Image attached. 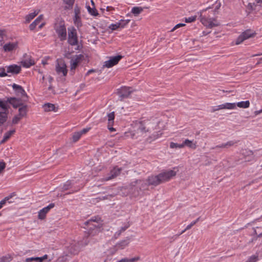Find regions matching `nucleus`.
Instances as JSON below:
<instances>
[{"label": "nucleus", "mask_w": 262, "mask_h": 262, "mask_svg": "<svg viewBox=\"0 0 262 262\" xmlns=\"http://www.w3.org/2000/svg\"><path fill=\"white\" fill-rule=\"evenodd\" d=\"M54 29L60 41H63L67 39V30L63 20L60 19L57 20L54 25Z\"/></svg>", "instance_id": "f257e3e1"}, {"label": "nucleus", "mask_w": 262, "mask_h": 262, "mask_svg": "<svg viewBox=\"0 0 262 262\" xmlns=\"http://www.w3.org/2000/svg\"><path fill=\"white\" fill-rule=\"evenodd\" d=\"M136 183L137 186L132 187V190H134V191L133 192V194L135 196L141 195L144 192V191L148 189V187L149 186L148 183L144 180H137Z\"/></svg>", "instance_id": "f03ea898"}, {"label": "nucleus", "mask_w": 262, "mask_h": 262, "mask_svg": "<svg viewBox=\"0 0 262 262\" xmlns=\"http://www.w3.org/2000/svg\"><path fill=\"white\" fill-rule=\"evenodd\" d=\"M75 184V182L74 180H68L65 183L63 184L62 187H61L60 189L62 192H64L68 190L72 189L71 192L67 193L66 194H69L73 193L75 192H77L79 191L83 186H79L77 187H74Z\"/></svg>", "instance_id": "7ed1b4c3"}, {"label": "nucleus", "mask_w": 262, "mask_h": 262, "mask_svg": "<svg viewBox=\"0 0 262 262\" xmlns=\"http://www.w3.org/2000/svg\"><path fill=\"white\" fill-rule=\"evenodd\" d=\"M68 30V42L71 46H75L78 44V36L77 31L74 27H69Z\"/></svg>", "instance_id": "20e7f679"}, {"label": "nucleus", "mask_w": 262, "mask_h": 262, "mask_svg": "<svg viewBox=\"0 0 262 262\" xmlns=\"http://www.w3.org/2000/svg\"><path fill=\"white\" fill-rule=\"evenodd\" d=\"M176 168L174 167L173 168V169L163 171L159 174L160 179L161 180V183L168 181L171 178L176 176L177 172L174 170Z\"/></svg>", "instance_id": "39448f33"}, {"label": "nucleus", "mask_w": 262, "mask_h": 262, "mask_svg": "<svg viewBox=\"0 0 262 262\" xmlns=\"http://www.w3.org/2000/svg\"><path fill=\"white\" fill-rule=\"evenodd\" d=\"M256 33L254 31L250 29H247L238 36L236 40L235 43L236 45H239L244 40L254 37Z\"/></svg>", "instance_id": "423d86ee"}, {"label": "nucleus", "mask_w": 262, "mask_h": 262, "mask_svg": "<svg viewBox=\"0 0 262 262\" xmlns=\"http://www.w3.org/2000/svg\"><path fill=\"white\" fill-rule=\"evenodd\" d=\"M102 226L100 224L88 226V236L90 237L98 235L101 231Z\"/></svg>", "instance_id": "0eeeda50"}, {"label": "nucleus", "mask_w": 262, "mask_h": 262, "mask_svg": "<svg viewBox=\"0 0 262 262\" xmlns=\"http://www.w3.org/2000/svg\"><path fill=\"white\" fill-rule=\"evenodd\" d=\"M200 21L204 26L208 28H212L219 25V24L216 23L215 18H209L205 16H201Z\"/></svg>", "instance_id": "6e6552de"}, {"label": "nucleus", "mask_w": 262, "mask_h": 262, "mask_svg": "<svg viewBox=\"0 0 262 262\" xmlns=\"http://www.w3.org/2000/svg\"><path fill=\"white\" fill-rule=\"evenodd\" d=\"M133 92L132 88L124 86L118 90L117 93L120 98V100H122L125 98H128Z\"/></svg>", "instance_id": "1a4fd4ad"}, {"label": "nucleus", "mask_w": 262, "mask_h": 262, "mask_svg": "<svg viewBox=\"0 0 262 262\" xmlns=\"http://www.w3.org/2000/svg\"><path fill=\"white\" fill-rule=\"evenodd\" d=\"M57 63L56 66V72L58 74L62 73L63 76H66L68 72L66 64L62 60L59 61L57 59Z\"/></svg>", "instance_id": "9d476101"}, {"label": "nucleus", "mask_w": 262, "mask_h": 262, "mask_svg": "<svg viewBox=\"0 0 262 262\" xmlns=\"http://www.w3.org/2000/svg\"><path fill=\"white\" fill-rule=\"evenodd\" d=\"M12 88L15 91L16 95L20 96L23 99H24V100H27L28 99L27 94L21 86L14 83L12 85Z\"/></svg>", "instance_id": "9b49d317"}, {"label": "nucleus", "mask_w": 262, "mask_h": 262, "mask_svg": "<svg viewBox=\"0 0 262 262\" xmlns=\"http://www.w3.org/2000/svg\"><path fill=\"white\" fill-rule=\"evenodd\" d=\"M89 238V237L87 236L86 237L83 238V240L81 241L80 242H78L77 244L75 245L74 250H71V253L74 254H77L82 247H84L88 245V244L89 243L90 240Z\"/></svg>", "instance_id": "f8f14e48"}, {"label": "nucleus", "mask_w": 262, "mask_h": 262, "mask_svg": "<svg viewBox=\"0 0 262 262\" xmlns=\"http://www.w3.org/2000/svg\"><path fill=\"white\" fill-rule=\"evenodd\" d=\"M122 58V56L121 55L111 57L108 60L105 61L103 67L108 68H111L117 64Z\"/></svg>", "instance_id": "ddd939ff"}, {"label": "nucleus", "mask_w": 262, "mask_h": 262, "mask_svg": "<svg viewBox=\"0 0 262 262\" xmlns=\"http://www.w3.org/2000/svg\"><path fill=\"white\" fill-rule=\"evenodd\" d=\"M55 206L54 203H50L48 206L41 209L38 214V218L40 220H43L46 218L47 213Z\"/></svg>", "instance_id": "4468645a"}, {"label": "nucleus", "mask_w": 262, "mask_h": 262, "mask_svg": "<svg viewBox=\"0 0 262 262\" xmlns=\"http://www.w3.org/2000/svg\"><path fill=\"white\" fill-rule=\"evenodd\" d=\"M148 185L155 186H158L161 184V180L160 179L159 174L156 176H151L149 177L147 180Z\"/></svg>", "instance_id": "2eb2a0df"}, {"label": "nucleus", "mask_w": 262, "mask_h": 262, "mask_svg": "<svg viewBox=\"0 0 262 262\" xmlns=\"http://www.w3.org/2000/svg\"><path fill=\"white\" fill-rule=\"evenodd\" d=\"M122 170V168H119L117 166L115 167L112 170H111L109 173V176L105 179V181H108L116 178L117 176L120 174Z\"/></svg>", "instance_id": "dca6fc26"}, {"label": "nucleus", "mask_w": 262, "mask_h": 262, "mask_svg": "<svg viewBox=\"0 0 262 262\" xmlns=\"http://www.w3.org/2000/svg\"><path fill=\"white\" fill-rule=\"evenodd\" d=\"M6 68L7 73L12 74H17L19 73L21 71V67L16 64H12L6 67Z\"/></svg>", "instance_id": "f3484780"}, {"label": "nucleus", "mask_w": 262, "mask_h": 262, "mask_svg": "<svg viewBox=\"0 0 262 262\" xmlns=\"http://www.w3.org/2000/svg\"><path fill=\"white\" fill-rule=\"evenodd\" d=\"M86 226H92V225H98L100 224L102 226V221L101 218L98 216H95L92 217L89 220L86 221L84 223Z\"/></svg>", "instance_id": "a211bd4d"}, {"label": "nucleus", "mask_w": 262, "mask_h": 262, "mask_svg": "<svg viewBox=\"0 0 262 262\" xmlns=\"http://www.w3.org/2000/svg\"><path fill=\"white\" fill-rule=\"evenodd\" d=\"M7 102L11 104L14 108H17L19 106L23 105V103L19 99L15 97L8 98Z\"/></svg>", "instance_id": "6ab92c4d"}, {"label": "nucleus", "mask_w": 262, "mask_h": 262, "mask_svg": "<svg viewBox=\"0 0 262 262\" xmlns=\"http://www.w3.org/2000/svg\"><path fill=\"white\" fill-rule=\"evenodd\" d=\"M242 155L245 159L246 161H250L253 159V152L249 149H244L242 150Z\"/></svg>", "instance_id": "aec40b11"}, {"label": "nucleus", "mask_w": 262, "mask_h": 262, "mask_svg": "<svg viewBox=\"0 0 262 262\" xmlns=\"http://www.w3.org/2000/svg\"><path fill=\"white\" fill-rule=\"evenodd\" d=\"M23 67L28 68L35 64V62L31 57H27L21 61Z\"/></svg>", "instance_id": "412c9836"}, {"label": "nucleus", "mask_w": 262, "mask_h": 262, "mask_svg": "<svg viewBox=\"0 0 262 262\" xmlns=\"http://www.w3.org/2000/svg\"><path fill=\"white\" fill-rule=\"evenodd\" d=\"M237 141H229L226 143H222L220 145H218L215 146L214 147H212V149H217L219 148H228L231 146H233L234 144H236Z\"/></svg>", "instance_id": "4be33fe9"}, {"label": "nucleus", "mask_w": 262, "mask_h": 262, "mask_svg": "<svg viewBox=\"0 0 262 262\" xmlns=\"http://www.w3.org/2000/svg\"><path fill=\"white\" fill-rule=\"evenodd\" d=\"M74 21L75 24L78 27L82 26V24L81 22V18L79 16L80 11L78 9H75L74 10Z\"/></svg>", "instance_id": "5701e85b"}, {"label": "nucleus", "mask_w": 262, "mask_h": 262, "mask_svg": "<svg viewBox=\"0 0 262 262\" xmlns=\"http://www.w3.org/2000/svg\"><path fill=\"white\" fill-rule=\"evenodd\" d=\"M17 43L9 42L3 46V49L5 52H11L17 47Z\"/></svg>", "instance_id": "b1692460"}, {"label": "nucleus", "mask_w": 262, "mask_h": 262, "mask_svg": "<svg viewBox=\"0 0 262 262\" xmlns=\"http://www.w3.org/2000/svg\"><path fill=\"white\" fill-rule=\"evenodd\" d=\"M130 238L129 237H126V239L121 241L119 243H117L116 245V247L117 249H124L126 246H127L129 243Z\"/></svg>", "instance_id": "393cba45"}, {"label": "nucleus", "mask_w": 262, "mask_h": 262, "mask_svg": "<svg viewBox=\"0 0 262 262\" xmlns=\"http://www.w3.org/2000/svg\"><path fill=\"white\" fill-rule=\"evenodd\" d=\"M42 107L45 112H56V107L53 104L47 103L45 104Z\"/></svg>", "instance_id": "a878e982"}, {"label": "nucleus", "mask_w": 262, "mask_h": 262, "mask_svg": "<svg viewBox=\"0 0 262 262\" xmlns=\"http://www.w3.org/2000/svg\"><path fill=\"white\" fill-rule=\"evenodd\" d=\"M236 107L235 103H226L225 104L219 105V108L223 109H234Z\"/></svg>", "instance_id": "bb28decb"}, {"label": "nucleus", "mask_w": 262, "mask_h": 262, "mask_svg": "<svg viewBox=\"0 0 262 262\" xmlns=\"http://www.w3.org/2000/svg\"><path fill=\"white\" fill-rule=\"evenodd\" d=\"M42 19V16L40 15L33 22H32L29 26L30 30H34L36 26L39 24Z\"/></svg>", "instance_id": "cd10ccee"}, {"label": "nucleus", "mask_w": 262, "mask_h": 262, "mask_svg": "<svg viewBox=\"0 0 262 262\" xmlns=\"http://www.w3.org/2000/svg\"><path fill=\"white\" fill-rule=\"evenodd\" d=\"M8 118V113L6 112H0V126L6 122Z\"/></svg>", "instance_id": "c85d7f7f"}, {"label": "nucleus", "mask_w": 262, "mask_h": 262, "mask_svg": "<svg viewBox=\"0 0 262 262\" xmlns=\"http://www.w3.org/2000/svg\"><path fill=\"white\" fill-rule=\"evenodd\" d=\"M18 111L19 116L21 117L25 116L27 114V106L23 104V105L20 106V107L19 108Z\"/></svg>", "instance_id": "c756f323"}, {"label": "nucleus", "mask_w": 262, "mask_h": 262, "mask_svg": "<svg viewBox=\"0 0 262 262\" xmlns=\"http://www.w3.org/2000/svg\"><path fill=\"white\" fill-rule=\"evenodd\" d=\"M240 108H248L250 106V102L248 100L245 101H241L236 103V106Z\"/></svg>", "instance_id": "7c9ffc66"}, {"label": "nucleus", "mask_w": 262, "mask_h": 262, "mask_svg": "<svg viewBox=\"0 0 262 262\" xmlns=\"http://www.w3.org/2000/svg\"><path fill=\"white\" fill-rule=\"evenodd\" d=\"M183 144L184 145V147L185 146H187L191 148L195 149L196 147L195 144L193 143L192 142L188 139H186L183 142Z\"/></svg>", "instance_id": "2f4dec72"}, {"label": "nucleus", "mask_w": 262, "mask_h": 262, "mask_svg": "<svg viewBox=\"0 0 262 262\" xmlns=\"http://www.w3.org/2000/svg\"><path fill=\"white\" fill-rule=\"evenodd\" d=\"M108 126L112 125L114 123V120L115 118V113L114 112H111L107 114Z\"/></svg>", "instance_id": "473e14b6"}, {"label": "nucleus", "mask_w": 262, "mask_h": 262, "mask_svg": "<svg viewBox=\"0 0 262 262\" xmlns=\"http://www.w3.org/2000/svg\"><path fill=\"white\" fill-rule=\"evenodd\" d=\"M143 9L142 7H134L132 9V13L135 15H138L143 11Z\"/></svg>", "instance_id": "72a5a7b5"}, {"label": "nucleus", "mask_w": 262, "mask_h": 262, "mask_svg": "<svg viewBox=\"0 0 262 262\" xmlns=\"http://www.w3.org/2000/svg\"><path fill=\"white\" fill-rule=\"evenodd\" d=\"M38 14V12H33L30 13L26 16V23H29L32 19H33Z\"/></svg>", "instance_id": "f704fd0d"}, {"label": "nucleus", "mask_w": 262, "mask_h": 262, "mask_svg": "<svg viewBox=\"0 0 262 262\" xmlns=\"http://www.w3.org/2000/svg\"><path fill=\"white\" fill-rule=\"evenodd\" d=\"M138 130L142 133L148 132V129H146V127L142 122H140L138 127Z\"/></svg>", "instance_id": "c9c22d12"}, {"label": "nucleus", "mask_w": 262, "mask_h": 262, "mask_svg": "<svg viewBox=\"0 0 262 262\" xmlns=\"http://www.w3.org/2000/svg\"><path fill=\"white\" fill-rule=\"evenodd\" d=\"M78 61H77L76 60H74V58L71 59L70 61V69L71 71H74L76 67L78 66Z\"/></svg>", "instance_id": "e433bc0d"}, {"label": "nucleus", "mask_w": 262, "mask_h": 262, "mask_svg": "<svg viewBox=\"0 0 262 262\" xmlns=\"http://www.w3.org/2000/svg\"><path fill=\"white\" fill-rule=\"evenodd\" d=\"M140 259L139 256L135 257L132 258H124L120 260V262H135Z\"/></svg>", "instance_id": "4c0bfd02"}, {"label": "nucleus", "mask_w": 262, "mask_h": 262, "mask_svg": "<svg viewBox=\"0 0 262 262\" xmlns=\"http://www.w3.org/2000/svg\"><path fill=\"white\" fill-rule=\"evenodd\" d=\"M26 262H31V261H35V262H41V259L39 257H29L27 258L25 260Z\"/></svg>", "instance_id": "58836bf2"}, {"label": "nucleus", "mask_w": 262, "mask_h": 262, "mask_svg": "<svg viewBox=\"0 0 262 262\" xmlns=\"http://www.w3.org/2000/svg\"><path fill=\"white\" fill-rule=\"evenodd\" d=\"M169 146L171 148H182L184 147V145L183 144V143L182 144H178L174 142H170Z\"/></svg>", "instance_id": "ea45409f"}, {"label": "nucleus", "mask_w": 262, "mask_h": 262, "mask_svg": "<svg viewBox=\"0 0 262 262\" xmlns=\"http://www.w3.org/2000/svg\"><path fill=\"white\" fill-rule=\"evenodd\" d=\"M81 136V135L79 132L74 133L72 136L73 141L74 142H77L80 138Z\"/></svg>", "instance_id": "a19ab883"}, {"label": "nucleus", "mask_w": 262, "mask_h": 262, "mask_svg": "<svg viewBox=\"0 0 262 262\" xmlns=\"http://www.w3.org/2000/svg\"><path fill=\"white\" fill-rule=\"evenodd\" d=\"M129 21H130L129 19H126V20L121 19V20H120L118 22L120 28H124L126 25H127L128 24Z\"/></svg>", "instance_id": "79ce46f5"}, {"label": "nucleus", "mask_w": 262, "mask_h": 262, "mask_svg": "<svg viewBox=\"0 0 262 262\" xmlns=\"http://www.w3.org/2000/svg\"><path fill=\"white\" fill-rule=\"evenodd\" d=\"M253 229H254V234L256 235L257 236H256V237H254L253 238H252L250 242H253L254 241L256 240L257 237H262V231L259 232V233H258L257 229H256L255 228H253Z\"/></svg>", "instance_id": "37998d69"}, {"label": "nucleus", "mask_w": 262, "mask_h": 262, "mask_svg": "<svg viewBox=\"0 0 262 262\" xmlns=\"http://www.w3.org/2000/svg\"><path fill=\"white\" fill-rule=\"evenodd\" d=\"M7 101L6 102L0 100V107L4 111L7 112L8 108L7 106Z\"/></svg>", "instance_id": "c03bdc74"}, {"label": "nucleus", "mask_w": 262, "mask_h": 262, "mask_svg": "<svg viewBox=\"0 0 262 262\" xmlns=\"http://www.w3.org/2000/svg\"><path fill=\"white\" fill-rule=\"evenodd\" d=\"M88 10L90 13H91L92 15L94 16H96L98 14L97 10L96 9H91L90 6H88Z\"/></svg>", "instance_id": "a18cd8bd"}, {"label": "nucleus", "mask_w": 262, "mask_h": 262, "mask_svg": "<svg viewBox=\"0 0 262 262\" xmlns=\"http://www.w3.org/2000/svg\"><path fill=\"white\" fill-rule=\"evenodd\" d=\"M21 118V117H20L19 115L14 116L12 119V123L14 124H17L18 122L20 121Z\"/></svg>", "instance_id": "49530a36"}, {"label": "nucleus", "mask_w": 262, "mask_h": 262, "mask_svg": "<svg viewBox=\"0 0 262 262\" xmlns=\"http://www.w3.org/2000/svg\"><path fill=\"white\" fill-rule=\"evenodd\" d=\"M196 16H192L188 18H185V21L187 23H191L194 21L196 20Z\"/></svg>", "instance_id": "de8ad7c7"}, {"label": "nucleus", "mask_w": 262, "mask_h": 262, "mask_svg": "<svg viewBox=\"0 0 262 262\" xmlns=\"http://www.w3.org/2000/svg\"><path fill=\"white\" fill-rule=\"evenodd\" d=\"M200 217L196 219L195 221L192 222L189 225L186 227V229H190L193 226L196 224L200 220Z\"/></svg>", "instance_id": "09e8293b"}, {"label": "nucleus", "mask_w": 262, "mask_h": 262, "mask_svg": "<svg viewBox=\"0 0 262 262\" xmlns=\"http://www.w3.org/2000/svg\"><path fill=\"white\" fill-rule=\"evenodd\" d=\"M7 72L6 71V68L0 69V77H3L7 76Z\"/></svg>", "instance_id": "8fccbe9b"}, {"label": "nucleus", "mask_w": 262, "mask_h": 262, "mask_svg": "<svg viewBox=\"0 0 262 262\" xmlns=\"http://www.w3.org/2000/svg\"><path fill=\"white\" fill-rule=\"evenodd\" d=\"M258 260V256L256 255L251 256L246 262H256Z\"/></svg>", "instance_id": "3c124183"}, {"label": "nucleus", "mask_w": 262, "mask_h": 262, "mask_svg": "<svg viewBox=\"0 0 262 262\" xmlns=\"http://www.w3.org/2000/svg\"><path fill=\"white\" fill-rule=\"evenodd\" d=\"M11 260L10 256H5L0 258V262H9Z\"/></svg>", "instance_id": "603ef678"}, {"label": "nucleus", "mask_w": 262, "mask_h": 262, "mask_svg": "<svg viewBox=\"0 0 262 262\" xmlns=\"http://www.w3.org/2000/svg\"><path fill=\"white\" fill-rule=\"evenodd\" d=\"M119 28H120L119 23H117L116 24H112L109 26V28L112 30H116Z\"/></svg>", "instance_id": "864d4df0"}, {"label": "nucleus", "mask_w": 262, "mask_h": 262, "mask_svg": "<svg viewBox=\"0 0 262 262\" xmlns=\"http://www.w3.org/2000/svg\"><path fill=\"white\" fill-rule=\"evenodd\" d=\"M10 137L7 134H5L3 139L0 141V144L5 143Z\"/></svg>", "instance_id": "5fc2aeb1"}, {"label": "nucleus", "mask_w": 262, "mask_h": 262, "mask_svg": "<svg viewBox=\"0 0 262 262\" xmlns=\"http://www.w3.org/2000/svg\"><path fill=\"white\" fill-rule=\"evenodd\" d=\"M6 167V163L3 161H0V173Z\"/></svg>", "instance_id": "6e6d98bb"}, {"label": "nucleus", "mask_w": 262, "mask_h": 262, "mask_svg": "<svg viewBox=\"0 0 262 262\" xmlns=\"http://www.w3.org/2000/svg\"><path fill=\"white\" fill-rule=\"evenodd\" d=\"M83 58V55L82 54H79L76 55V57L75 58H74V60H76L77 61H78V62H80V60H82V59Z\"/></svg>", "instance_id": "4d7b16f0"}, {"label": "nucleus", "mask_w": 262, "mask_h": 262, "mask_svg": "<svg viewBox=\"0 0 262 262\" xmlns=\"http://www.w3.org/2000/svg\"><path fill=\"white\" fill-rule=\"evenodd\" d=\"M15 195H16L15 193V192H12L10 195H9L8 196L5 197L4 199L7 202V201H9L10 199H11L13 196H14Z\"/></svg>", "instance_id": "13d9d810"}, {"label": "nucleus", "mask_w": 262, "mask_h": 262, "mask_svg": "<svg viewBox=\"0 0 262 262\" xmlns=\"http://www.w3.org/2000/svg\"><path fill=\"white\" fill-rule=\"evenodd\" d=\"M63 2L70 6H72L74 3V0H63Z\"/></svg>", "instance_id": "bf43d9fd"}, {"label": "nucleus", "mask_w": 262, "mask_h": 262, "mask_svg": "<svg viewBox=\"0 0 262 262\" xmlns=\"http://www.w3.org/2000/svg\"><path fill=\"white\" fill-rule=\"evenodd\" d=\"M185 26V24H183V23H180V24H177V25H176L173 28V29L171 30V32H173L174 30H176V29L178 28H180L181 27H183V26Z\"/></svg>", "instance_id": "052dcab7"}, {"label": "nucleus", "mask_w": 262, "mask_h": 262, "mask_svg": "<svg viewBox=\"0 0 262 262\" xmlns=\"http://www.w3.org/2000/svg\"><path fill=\"white\" fill-rule=\"evenodd\" d=\"M90 129V128H83L82 130L79 131V133H80L81 135H82L83 134L86 133Z\"/></svg>", "instance_id": "680f3d73"}, {"label": "nucleus", "mask_w": 262, "mask_h": 262, "mask_svg": "<svg viewBox=\"0 0 262 262\" xmlns=\"http://www.w3.org/2000/svg\"><path fill=\"white\" fill-rule=\"evenodd\" d=\"M15 132V130L13 129V130H9L8 132H6V134L8 135L10 137L11 136V135H13Z\"/></svg>", "instance_id": "e2e57ef3"}, {"label": "nucleus", "mask_w": 262, "mask_h": 262, "mask_svg": "<svg viewBox=\"0 0 262 262\" xmlns=\"http://www.w3.org/2000/svg\"><path fill=\"white\" fill-rule=\"evenodd\" d=\"M129 227V225H125V226L124 227H122L120 230L121 231V232H124L125 230H126Z\"/></svg>", "instance_id": "0e129e2a"}, {"label": "nucleus", "mask_w": 262, "mask_h": 262, "mask_svg": "<svg viewBox=\"0 0 262 262\" xmlns=\"http://www.w3.org/2000/svg\"><path fill=\"white\" fill-rule=\"evenodd\" d=\"M6 203V202L4 199L0 201V209H1Z\"/></svg>", "instance_id": "69168bd1"}, {"label": "nucleus", "mask_w": 262, "mask_h": 262, "mask_svg": "<svg viewBox=\"0 0 262 262\" xmlns=\"http://www.w3.org/2000/svg\"><path fill=\"white\" fill-rule=\"evenodd\" d=\"M48 257V255L47 254H45V255H43L42 257H40V258H41V262L43 261V260H45V259H47Z\"/></svg>", "instance_id": "338daca9"}, {"label": "nucleus", "mask_w": 262, "mask_h": 262, "mask_svg": "<svg viewBox=\"0 0 262 262\" xmlns=\"http://www.w3.org/2000/svg\"><path fill=\"white\" fill-rule=\"evenodd\" d=\"M261 113H262V109H261V110H260L259 111H255L254 112V114H255V115H258V114H260Z\"/></svg>", "instance_id": "774afa93"}]
</instances>
